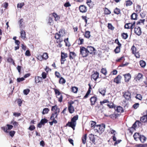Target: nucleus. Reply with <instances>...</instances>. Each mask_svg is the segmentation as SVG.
Listing matches in <instances>:
<instances>
[{
	"label": "nucleus",
	"instance_id": "obj_61",
	"mask_svg": "<svg viewBox=\"0 0 147 147\" xmlns=\"http://www.w3.org/2000/svg\"><path fill=\"white\" fill-rule=\"evenodd\" d=\"M25 80V79L24 78H18L17 79V81L18 82H21Z\"/></svg>",
	"mask_w": 147,
	"mask_h": 147
},
{
	"label": "nucleus",
	"instance_id": "obj_54",
	"mask_svg": "<svg viewBox=\"0 0 147 147\" xmlns=\"http://www.w3.org/2000/svg\"><path fill=\"white\" fill-rule=\"evenodd\" d=\"M30 92V90L28 89L24 90L23 91L24 94L26 95H27Z\"/></svg>",
	"mask_w": 147,
	"mask_h": 147
},
{
	"label": "nucleus",
	"instance_id": "obj_50",
	"mask_svg": "<svg viewBox=\"0 0 147 147\" xmlns=\"http://www.w3.org/2000/svg\"><path fill=\"white\" fill-rule=\"evenodd\" d=\"M78 41H80V43H78V45H81L83 43L84 40L83 39L80 37L78 39Z\"/></svg>",
	"mask_w": 147,
	"mask_h": 147
},
{
	"label": "nucleus",
	"instance_id": "obj_38",
	"mask_svg": "<svg viewBox=\"0 0 147 147\" xmlns=\"http://www.w3.org/2000/svg\"><path fill=\"white\" fill-rule=\"evenodd\" d=\"M78 119V115H77L74 116L71 119V121L74 123H76V121Z\"/></svg>",
	"mask_w": 147,
	"mask_h": 147
},
{
	"label": "nucleus",
	"instance_id": "obj_3",
	"mask_svg": "<svg viewBox=\"0 0 147 147\" xmlns=\"http://www.w3.org/2000/svg\"><path fill=\"white\" fill-rule=\"evenodd\" d=\"M80 54L82 56L84 57H87L89 54L86 48L81 47H80Z\"/></svg>",
	"mask_w": 147,
	"mask_h": 147
},
{
	"label": "nucleus",
	"instance_id": "obj_12",
	"mask_svg": "<svg viewBox=\"0 0 147 147\" xmlns=\"http://www.w3.org/2000/svg\"><path fill=\"white\" fill-rule=\"evenodd\" d=\"M99 73L97 71L94 72L91 75V78L92 79L93 78L95 81H96L99 77Z\"/></svg>",
	"mask_w": 147,
	"mask_h": 147
},
{
	"label": "nucleus",
	"instance_id": "obj_24",
	"mask_svg": "<svg viewBox=\"0 0 147 147\" xmlns=\"http://www.w3.org/2000/svg\"><path fill=\"white\" fill-rule=\"evenodd\" d=\"M146 137L144 136L141 135L139 140L141 142L144 143L146 141Z\"/></svg>",
	"mask_w": 147,
	"mask_h": 147
},
{
	"label": "nucleus",
	"instance_id": "obj_58",
	"mask_svg": "<svg viewBox=\"0 0 147 147\" xmlns=\"http://www.w3.org/2000/svg\"><path fill=\"white\" fill-rule=\"evenodd\" d=\"M53 20L51 17H49L48 19V24L51 25V24L53 22Z\"/></svg>",
	"mask_w": 147,
	"mask_h": 147
},
{
	"label": "nucleus",
	"instance_id": "obj_49",
	"mask_svg": "<svg viewBox=\"0 0 147 147\" xmlns=\"http://www.w3.org/2000/svg\"><path fill=\"white\" fill-rule=\"evenodd\" d=\"M11 123H13L14 127H17L19 125L18 123V122L14 121V120H12L11 121Z\"/></svg>",
	"mask_w": 147,
	"mask_h": 147
},
{
	"label": "nucleus",
	"instance_id": "obj_8",
	"mask_svg": "<svg viewBox=\"0 0 147 147\" xmlns=\"http://www.w3.org/2000/svg\"><path fill=\"white\" fill-rule=\"evenodd\" d=\"M79 9L81 12L84 13L87 11V7L86 6L83 5H80L79 7Z\"/></svg>",
	"mask_w": 147,
	"mask_h": 147
},
{
	"label": "nucleus",
	"instance_id": "obj_23",
	"mask_svg": "<svg viewBox=\"0 0 147 147\" xmlns=\"http://www.w3.org/2000/svg\"><path fill=\"white\" fill-rule=\"evenodd\" d=\"M89 137L90 140L92 141L93 143L95 144V138L94 137V135L92 134H90L89 136Z\"/></svg>",
	"mask_w": 147,
	"mask_h": 147
},
{
	"label": "nucleus",
	"instance_id": "obj_19",
	"mask_svg": "<svg viewBox=\"0 0 147 147\" xmlns=\"http://www.w3.org/2000/svg\"><path fill=\"white\" fill-rule=\"evenodd\" d=\"M141 135L139 133H136L133 136L134 138L136 141H137L139 139Z\"/></svg>",
	"mask_w": 147,
	"mask_h": 147
},
{
	"label": "nucleus",
	"instance_id": "obj_59",
	"mask_svg": "<svg viewBox=\"0 0 147 147\" xmlns=\"http://www.w3.org/2000/svg\"><path fill=\"white\" fill-rule=\"evenodd\" d=\"M35 128V127L34 125H31L28 128V129L30 131H32Z\"/></svg>",
	"mask_w": 147,
	"mask_h": 147
},
{
	"label": "nucleus",
	"instance_id": "obj_41",
	"mask_svg": "<svg viewBox=\"0 0 147 147\" xmlns=\"http://www.w3.org/2000/svg\"><path fill=\"white\" fill-rule=\"evenodd\" d=\"M121 36L123 38L126 39L127 38L128 35L126 33H123L121 34Z\"/></svg>",
	"mask_w": 147,
	"mask_h": 147
},
{
	"label": "nucleus",
	"instance_id": "obj_13",
	"mask_svg": "<svg viewBox=\"0 0 147 147\" xmlns=\"http://www.w3.org/2000/svg\"><path fill=\"white\" fill-rule=\"evenodd\" d=\"M134 32L137 35L139 36L141 34V29L140 27H136L134 28Z\"/></svg>",
	"mask_w": 147,
	"mask_h": 147
},
{
	"label": "nucleus",
	"instance_id": "obj_21",
	"mask_svg": "<svg viewBox=\"0 0 147 147\" xmlns=\"http://www.w3.org/2000/svg\"><path fill=\"white\" fill-rule=\"evenodd\" d=\"M52 16L54 17L55 18V20L56 21L58 20L60 18L59 16L55 13H51Z\"/></svg>",
	"mask_w": 147,
	"mask_h": 147
},
{
	"label": "nucleus",
	"instance_id": "obj_16",
	"mask_svg": "<svg viewBox=\"0 0 147 147\" xmlns=\"http://www.w3.org/2000/svg\"><path fill=\"white\" fill-rule=\"evenodd\" d=\"M121 78V76L119 75L114 79V82L117 84H118L121 82L120 81Z\"/></svg>",
	"mask_w": 147,
	"mask_h": 147
},
{
	"label": "nucleus",
	"instance_id": "obj_56",
	"mask_svg": "<svg viewBox=\"0 0 147 147\" xmlns=\"http://www.w3.org/2000/svg\"><path fill=\"white\" fill-rule=\"evenodd\" d=\"M86 3L88 5L89 7H90L92 4L91 0H87Z\"/></svg>",
	"mask_w": 147,
	"mask_h": 147
},
{
	"label": "nucleus",
	"instance_id": "obj_52",
	"mask_svg": "<svg viewBox=\"0 0 147 147\" xmlns=\"http://www.w3.org/2000/svg\"><path fill=\"white\" fill-rule=\"evenodd\" d=\"M108 28L111 30H114V28L113 26L111 24L108 23Z\"/></svg>",
	"mask_w": 147,
	"mask_h": 147
},
{
	"label": "nucleus",
	"instance_id": "obj_60",
	"mask_svg": "<svg viewBox=\"0 0 147 147\" xmlns=\"http://www.w3.org/2000/svg\"><path fill=\"white\" fill-rule=\"evenodd\" d=\"M59 82L60 84H63L64 83V79L62 77L60 78Z\"/></svg>",
	"mask_w": 147,
	"mask_h": 147
},
{
	"label": "nucleus",
	"instance_id": "obj_4",
	"mask_svg": "<svg viewBox=\"0 0 147 147\" xmlns=\"http://www.w3.org/2000/svg\"><path fill=\"white\" fill-rule=\"evenodd\" d=\"M61 35L57 33L55 34V38L57 39L56 42L57 43H59V44L57 45V47H61L63 45V44H61V42H63V40H60V38Z\"/></svg>",
	"mask_w": 147,
	"mask_h": 147
},
{
	"label": "nucleus",
	"instance_id": "obj_20",
	"mask_svg": "<svg viewBox=\"0 0 147 147\" xmlns=\"http://www.w3.org/2000/svg\"><path fill=\"white\" fill-rule=\"evenodd\" d=\"M42 80L41 77L37 76L35 77V82L36 84L40 82Z\"/></svg>",
	"mask_w": 147,
	"mask_h": 147
},
{
	"label": "nucleus",
	"instance_id": "obj_10",
	"mask_svg": "<svg viewBox=\"0 0 147 147\" xmlns=\"http://www.w3.org/2000/svg\"><path fill=\"white\" fill-rule=\"evenodd\" d=\"M76 123H74L72 121L69 122L66 124L65 126H69V127H71L74 130L75 129V127L76 126Z\"/></svg>",
	"mask_w": 147,
	"mask_h": 147
},
{
	"label": "nucleus",
	"instance_id": "obj_35",
	"mask_svg": "<svg viewBox=\"0 0 147 147\" xmlns=\"http://www.w3.org/2000/svg\"><path fill=\"white\" fill-rule=\"evenodd\" d=\"M114 12L115 13L118 15L120 13V10L119 9L116 7L114 9Z\"/></svg>",
	"mask_w": 147,
	"mask_h": 147
},
{
	"label": "nucleus",
	"instance_id": "obj_5",
	"mask_svg": "<svg viewBox=\"0 0 147 147\" xmlns=\"http://www.w3.org/2000/svg\"><path fill=\"white\" fill-rule=\"evenodd\" d=\"M13 125L7 124L6 125V126L1 127V129L3 130L5 133H8V131L7 130L11 129L13 128Z\"/></svg>",
	"mask_w": 147,
	"mask_h": 147
},
{
	"label": "nucleus",
	"instance_id": "obj_63",
	"mask_svg": "<svg viewBox=\"0 0 147 147\" xmlns=\"http://www.w3.org/2000/svg\"><path fill=\"white\" fill-rule=\"evenodd\" d=\"M139 103H136L134 105H133V107L134 109H136L139 107Z\"/></svg>",
	"mask_w": 147,
	"mask_h": 147
},
{
	"label": "nucleus",
	"instance_id": "obj_39",
	"mask_svg": "<svg viewBox=\"0 0 147 147\" xmlns=\"http://www.w3.org/2000/svg\"><path fill=\"white\" fill-rule=\"evenodd\" d=\"M49 110L48 108H45L43 109V111L42 112V114L43 115H44L47 113L49 111Z\"/></svg>",
	"mask_w": 147,
	"mask_h": 147
},
{
	"label": "nucleus",
	"instance_id": "obj_7",
	"mask_svg": "<svg viewBox=\"0 0 147 147\" xmlns=\"http://www.w3.org/2000/svg\"><path fill=\"white\" fill-rule=\"evenodd\" d=\"M143 76L142 74L139 73L137 75L135 76L134 79L137 82L138 80L140 81V80L143 79Z\"/></svg>",
	"mask_w": 147,
	"mask_h": 147
},
{
	"label": "nucleus",
	"instance_id": "obj_64",
	"mask_svg": "<svg viewBox=\"0 0 147 147\" xmlns=\"http://www.w3.org/2000/svg\"><path fill=\"white\" fill-rule=\"evenodd\" d=\"M53 120V121H52L49 122V123L50 125H53V123H54L55 124H56L57 123V121L56 120Z\"/></svg>",
	"mask_w": 147,
	"mask_h": 147
},
{
	"label": "nucleus",
	"instance_id": "obj_2",
	"mask_svg": "<svg viewBox=\"0 0 147 147\" xmlns=\"http://www.w3.org/2000/svg\"><path fill=\"white\" fill-rule=\"evenodd\" d=\"M55 94L56 95V97L58 98V101L60 102H61L62 101L63 99V96L61 94V93L59 90L55 88H53Z\"/></svg>",
	"mask_w": 147,
	"mask_h": 147
},
{
	"label": "nucleus",
	"instance_id": "obj_14",
	"mask_svg": "<svg viewBox=\"0 0 147 147\" xmlns=\"http://www.w3.org/2000/svg\"><path fill=\"white\" fill-rule=\"evenodd\" d=\"M130 93L128 91L125 92L123 93V96L127 100H129L130 98Z\"/></svg>",
	"mask_w": 147,
	"mask_h": 147
},
{
	"label": "nucleus",
	"instance_id": "obj_37",
	"mask_svg": "<svg viewBox=\"0 0 147 147\" xmlns=\"http://www.w3.org/2000/svg\"><path fill=\"white\" fill-rule=\"evenodd\" d=\"M140 66L142 67H144L146 65L145 62L143 60L140 61Z\"/></svg>",
	"mask_w": 147,
	"mask_h": 147
},
{
	"label": "nucleus",
	"instance_id": "obj_33",
	"mask_svg": "<svg viewBox=\"0 0 147 147\" xmlns=\"http://www.w3.org/2000/svg\"><path fill=\"white\" fill-rule=\"evenodd\" d=\"M121 46H119L118 45V46H117L116 48L114 50V52L116 53H119L120 52V47Z\"/></svg>",
	"mask_w": 147,
	"mask_h": 147
},
{
	"label": "nucleus",
	"instance_id": "obj_26",
	"mask_svg": "<svg viewBox=\"0 0 147 147\" xmlns=\"http://www.w3.org/2000/svg\"><path fill=\"white\" fill-rule=\"evenodd\" d=\"M138 16L137 14L135 13H133L131 16V20H136Z\"/></svg>",
	"mask_w": 147,
	"mask_h": 147
},
{
	"label": "nucleus",
	"instance_id": "obj_45",
	"mask_svg": "<svg viewBox=\"0 0 147 147\" xmlns=\"http://www.w3.org/2000/svg\"><path fill=\"white\" fill-rule=\"evenodd\" d=\"M135 98L137 99H138L139 100H141L142 98V96L140 94H137Z\"/></svg>",
	"mask_w": 147,
	"mask_h": 147
},
{
	"label": "nucleus",
	"instance_id": "obj_15",
	"mask_svg": "<svg viewBox=\"0 0 147 147\" xmlns=\"http://www.w3.org/2000/svg\"><path fill=\"white\" fill-rule=\"evenodd\" d=\"M97 98L95 96H92V97L90 98V101L91 102V105L92 106L94 105L96 101L97 100Z\"/></svg>",
	"mask_w": 147,
	"mask_h": 147
},
{
	"label": "nucleus",
	"instance_id": "obj_43",
	"mask_svg": "<svg viewBox=\"0 0 147 147\" xmlns=\"http://www.w3.org/2000/svg\"><path fill=\"white\" fill-rule=\"evenodd\" d=\"M104 13L105 14L109 15L111 13V12L108 9L105 8L104 10Z\"/></svg>",
	"mask_w": 147,
	"mask_h": 147
},
{
	"label": "nucleus",
	"instance_id": "obj_36",
	"mask_svg": "<svg viewBox=\"0 0 147 147\" xmlns=\"http://www.w3.org/2000/svg\"><path fill=\"white\" fill-rule=\"evenodd\" d=\"M48 120L44 118L43 119H42L40 121V122L41 123H42V125H44L45 124L48 122Z\"/></svg>",
	"mask_w": 147,
	"mask_h": 147
},
{
	"label": "nucleus",
	"instance_id": "obj_1",
	"mask_svg": "<svg viewBox=\"0 0 147 147\" xmlns=\"http://www.w3.org/2000/svg\"><path fill=\"white\" fill-rule=\"evenodd\" d=\"M51 110L53 113L51 116L50 119L55 120V119L57 118L60 112V109L57 107V105H55L52 107Z\"/></svg>",
	"mask_w": 147,
	"mask_h": 147
},
{
	"label": "nucleus",
	"instance_id": "obj_34",
	"mask_svg": "<svg viewBox=\"0 0 147 147\" xmlns=\"http://www.w3.org/2000/svg\"><path fill=\"white\" fill-rule=\"evenodd\" d=\"M61 63L62 64H63L64 63V60H63V59H64V53L61 52Z\"/></svg>",
	"mask_w": 147,
	"mask_h": 147
},
{
	"label": "nucleus",
	"instance_id": "obj_31",
	"mask_svg": "<svg viewBox=\"0 0 147 147\" xmlns=\"http://www.w3.org/2000/svg\"><path fill=\"white\" fill-rule=\"evenodd\" d=\"M99 93L102 94L103 96H105L106 92L105 89H102L101 88L99 89Z\"/></svg>",
	"mask_w": 147,
	"mask_h": 147
},
{
	"label": "nucleus",
	"instance_id": "obj_25",
	"mask_svg": "<svg viewBox=\"0 0 147 147\" xmlns=\"http://www.w3.org/2000/svg\"><path fill=\"white\" fill-rule=\"evenodd\" d=\"M141 121L143 123L147 122V117L146 115H144L141 117Z\"/></svg>",
	"mask_w": 147,
	"mask_h": 147
},
{
	"label": "nucleus",
	"instance_id": "obj_42",
	"mask_svg": "<svg viewBox=\"0 0 147 147\" xmlns=\"http://www.w3.org/2000/svg\"><path fill=\"white\" fill-rule=\"evenodd\" d=\"M7 61L9 62L12 63L13 65L15 64L13 59L11 57L8 58L7 59Z\"/></svg>",
	"mask_w": 147,
	"mask_h": 147
},
{
	"label": "nucleus",
	"instance_id": "obj_57",
	"mask_svg": "<svg viewBox=\"0 0 147 147\" xmlns=\"http://www.w3.org/2000/svg\"><path fill=\"white\" fill-rule=\"evenodd\" d=\"M145 20V19H140L137 22L136 24L138 25L140 24L141 23H144Z\"/></svg>",
	"mask_w": 147,
	"mask_h": 147
},
{
	"label": "nucleus",
	"instance_id": "obj_6",
	"mask_svg": "<svg viewBox=\"0 0 147 147\" xmlns=\"http://www.w3.org/2000/svg\"><path fill=\"white\" fill-rule=\"evenodd\" d=\"M74 103L72 101H71L68 102L69 105L68 106V110L69 113H73L74 111V107L72 106V104Z\"/></svg>",
	"mask_w": 147,
	"mask_h": 147
},
{
	"label": "nucleus",
	"instance_id": "obj_62",
	"mask_svg": "<svg viewBox=\"0 0 147 147\" xmlns=\"http://www.w3.org/2000/svg\"><path fill=\"white\" fill-rule=\"evenodd\" d=\"M24 4L23 3H18L17 5V7L21 8L22 7L24 6Z\"/></svg>",
	"mask_w": 147,
	"mask_h": 147
},
{
	"label": "nucleus",
	"instance_id": "obj_30",
	"mask_svg": "<svg viewBox=\"0 0 147 147\" xmlns=\"http://www.w3.org/2000/svg\"><path fill=\"white\" fill-rule=\"evenodd\" d=\"M94 130L96 133H98L99 129V125H96L94 127Z\"/></svg>",
	"mask_w": 147,
	"mask_h": 147
},
{
	"label": "nucleus",
	"instance_id": "obj_48",
	"mask_svg": "<svg viewBox=\"0 0 147 147\" xmlns=\"http://www.w3.org/2000/svg\"><path fill=\"white\" fill-rule=\"evenodd\" d=\"M100 72L105 75H106L107 74V71L106 69L105 68H102Z\"/></svg>",
	"mask_w": 147,
	"mask_h": 147
},
{
	"label": "nucleus",
	"instance_id": "obj_17",
	"mask_svg": "<svg viewBox=\"0 0 147 147\" xmlns=\"http://www.w3.org/2000/svg\"><path fill=\"white\" fill-rule=\"evenodd\" d=\"M123 76H124L125 82H128L131 78V75L129 73L123 75Z\"/></svg>",
	"mask_w": 147,
	"mask_h": 147
},
{
	"label": "nucleus",
	"instance_id": "obj_32",
	"mask_svg": "<svg viewBox=\"0 0 147 147\" xmlns=\"http://www.w3.org/2000/svg\"><path fill=\"white\" fill-rule=\"evenodd\" d=\"M87 135L86 134H85L82 138V143L84 144H85L86 142V139Z\"/></svg>",
	"mask_w": 147,
	"mask_h": 147
},
{
	"label": "nucleus",
	"instance_id": "obj_53",
	"mask_svg": "<svg viewBox=\"0 0 147 147\" xmlns=\"http://www.w3.org/2000/svg\"><path fill=\"white\" fill-rule=\"evenodd\" d=\"M76 56L75 53L74 52H70L69 53V57L70 59H73V57H72V56Z\"/></svg>",
	"mask_w": 147,
	"mask_h": 147
},
{
	"label": "nucleus",
	"instance_id": "obj_55",
	"mask_svg": "<svg viewBox=\"0 0 147 147\" xmlns=\"http://www.w3.org/2000/svg\"><path fill=\"white\" fill-rule=\"evenodd\" d=\"M42 78L43 79H45L47 76V74L45 72H43L41 74Z\"/></svg>",
	"mask_w": 147,
	"mask_h": 147
},
{
	"label": "nucleus",
	"instance_id": "obj_46",
	"mask_svg": "<svg viewBox=\"0 0 147 147\" xmlns=\"http://www.w3.org/2000/svg\"><path fill=\"white\" fill-rule=\"evenodd\" d=\"M135 11L136 12L138 13H139L141 11V6L140 5H138L136 6Z\"/></svg>",
	"mask_w": 147,
	"mask_h": 147
},
{
	"label": "nucleus",
	"instance_id": "obj_22",
	"mask_svg": "<svg viewBox=\"0 0 147 147\" xmlns=\"http://www.w3.org/2000/svg\"><path fill=\"white\" fill-rule=\"evenodd\" d=\"M114 108L115 109V111H117L118 113L122 112L123 111L122 107L120 106H119L116 107V109H115V107H114Z\"/></svg>",
	"mask_w": 147,
	"mask_h": 147
},
{
	"label": "nucleus",
	"instance_id": "obj_51",
	"mask_svg": "<svg viewBox=\"0 0 147 147\" xmlns=\"http://www.w3.org/2000/svg\"><path fill=\"white\" fill-rule=\"evenodd\" d=\"M15 133L16 131H11L9 133L10 136L12 137L14 136Z\"/></svg>",
	"mask_w": 147,
	"mask_h": 147
},
{
	"label": "nucleus",
	"instance_id": "obj_47",
	"mask_svg": "<svg viewBox=\"0 0 147 147\" xmlns=\"http://www.w3.org/2000/svg\"><path fill=\"white\" fill-rule=\"evenodd\" d=\"M131 50L133 54L135 53L136 52H137L136 48L134 45L131 48Z\"/></svg>",
	"mask_w": 147,
	"mask_h": 147
},
{
	"label": "nucleus",
	"instance_id": "obj_11",
	"mask_svg": "<svg viewBox=\"0 0 147 147\" xmlns=\"http://www.w3.org/2000/svg\"><path fill=\"white\" fill-rule=\"evenodd\" d=\"M86 48L89 54H92L93 52L95 51V49L92 46H88Z\"/></svg>",
	"mask_w": 147,
	"mask_h": 147
},
{
	"label": "nucleus",
	"instance_id": "obj_9",
	"mask_svg": "<svg viewBox=\"0 0 147 147\" xmlns=\"http://www.w3.org/2000/svg\"><path fill=\"white\" fill-rule=\"evenodd\" d=\"M105 125L104 124L99 125V134H102L105 130Z\"/></svg>",
	"mask_w": 147,
	"mask_h": 147
},
{
	"label": "nucleus",
	"instance_id": "obj_28",
	"mask_svg": "<svg viewBox=\"0 0 147 147\" xmlns=\"http://www.w3.org/2000/svg\"><path fill=\"white\" fill-rule=\"evenodd\" d=\"M131 24V23H128L126 24L124 26V27L126 29H133V25H131V26L129 28V25H130Z\"/></svg>",
	"mask_w": 147,
	"mask_h": 147
},
{
	"label": "nucleus",
	"instance_id": "obj_44",
	"mask_svg": "<svg viewBox=\"0 0 147 147\" xmlns=\"http://www.w3.org/2000/svg\"><path fill=\"white\" fill-rule=\"evenodd\" d=\"M132 3V2L130 0H127L126 1V5L127 6H130Z\"/></svg>",
	"mask_w": 147,
	"mask_h": 147
},
{
	"label": "nucleus",
	"instance_id": "obj_27",
	"mask_svg": "<svg viewBox=\"0 0 147 147\" xmlns=\"http://www.w3.org/2000/svg\"><path fill=\"white\" fill-rule=\"evenodd\" d=\"M41 57L43 59L46 60L49 57L48 54L46 53H43V55L41 56Z\"/></svg>",
	"mask_w": 147,
	"mask_h": 147
},
{
	"label": "nucleus",
	"instance_id": "obj_18",
	"mask_svg": "<svg viewBox=\"0 0 147 147\" xmlns=\"http://www.w3.org/2000/svg\"><path fill=\"white\" fill-rule=\"evenodd\" d=\"M20 33L21 34V38L23 39H25L26 37V33L25 31L23 30H22Z\"/></svg>",
	"mask_w": 147,
	"mask_h": 147
},
{
	"label": "nucleus",
	"instance_id": "obj_40",
	"mask_svg": "<svg viewBox=\"0 0 147 147\" xmlns=\"http://www.w3.org/2000/svg\"><path fill=\"white\" fill-rule=\"evenodd\" d=\"M71 91L74 93H76L78 91V88L77 87L74 86L71 88Z\"/></svg>",
	"mask_w": 147,
	"mask_h": 147
},
{
	"label": "nucleus",
	"instance_id": "obj_29",
	"mask_svg": "<svg viewBox=\"0 0 147 147\" xmlns=\"http://www.w3.org/2000/svg\"><path fill=\"white\" fill-rule=\"evenodd\" d=\"M84 36L87 38H89L90 36V32L88 31H86L85 33Z\"/></svg>",
	"mask_w": 147,
	"mask_h": 147
}]
</instances>
